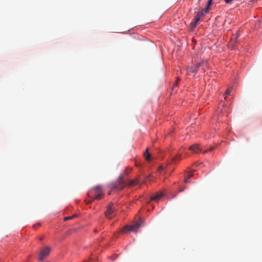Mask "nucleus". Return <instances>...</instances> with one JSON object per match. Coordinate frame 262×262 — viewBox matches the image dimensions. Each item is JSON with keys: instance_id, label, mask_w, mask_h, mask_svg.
Wrapping results in <instances>:
<instances>
[{"instance_id": "obj_1", "label": "nucleus", "mask_w": 262, "mask_h": 262, "mask_svg": "<svg viewBox=\"0 0 262 262\" xmlns=\"http://www.w3.org/2000/svg\"><path fill=\"white\" fill-rule=\"evenodd\" d=\"M125 185V182L123 179V177L120 176L116 183L111 184V188L115 190H120L123 189Z\"/></svg>"}, {"instance_id": "obj_2", "label": "nucleus", "mask_w": 262, "mask_h": 262, "mask_svg": "<svg viewBox=\"0 0 262 262\" xmlns=\"http://www.w3.org/2000/svg\"><path fill=\"white\" fill-rule=\"evenodd\" d=\"M204 10H201L196 13L194 18L190 23L191 29L195 28L201 18L204 15Z\"/></svg>"}, {"instance_id": "obj_3", "label": "nucleus", "mask_w": 262, "mask_h": 262, "mask_svg": "<svg viewBox=\"0 0 262 262\" xmlns=\"http://www.w3.org/2000/svg\"><path fill=\"white\" fill-rule=\"evenodd\" d=\"M140 227V224L139 222H137L136 224L132 225H126L124 226L122 232L123 233H126L128 231H134L136 232L138 229Z\"/></svg>"}, {"instance_id": "obj_4", "label": "nucleus", "mask_w": 262, "mask_h": 262, "mask_svg": "<svg viewBox=\"0 0 262 262\" xmlns=\"http://www.w3.org/2000/svg\"><path fill=\"white\" fill-rule=\"evenodd\" d=\"M50 251L51 249L49 247H46L42 248L39 252L38 260L40 261L42 260L45 257L49 255Z\"/></svg>"}, {"instance_id": "obj_5", "label": "nucleus", "mask_w": 262, "mask_h": 262, "mask_svg": "<svg viewBox=\"0 0 262 262\" xmlns=\"http://www.w3.org/2000/svg\"><path fill=\"white\" fill-rule=\"evenodd\" d=\"M93 190L95 192V197L92 198V201H94V200H100L103 195L100 186H96L94 187Z\"/></svg>"}, {"instance_id": "obj_6", "label": "nucleus", "mask_w": 262, "mask_h": 262, "mask_svg": "<svg viewBox=\"0 0 262 262\" xmlns=\"http://www.w3.org/2000/svg\"><path fill=\"white\" fill-rule=\"evenodd\" d=\"M201 67V63H198L196 64H195L194 66H191L187 68V71L189 73H192L193 74H195L199 70H198L199 68H200Z\"/></svg>"}, {"instance_id": "obj_7", "label": "nucleus", "mask_w": 262, "mask_h": 262, "mask_svg": "<svg viewBox=\"0 0 262 262\" xmlns=\"http://www.w3.org/2000/svg\"><path fill=\"white\" fill-rule=\"evenodd\" d=\"M114 211V205L113 204L110 205L107 209V210L105 212L104 214L106 217H107L108 219H111L112 217V213Z\"/></svg>"}, {"instance_id": "obj_8", "label": "nucleus", "mask_w": 262, "mask_h": 262, "mask_svg": "<svg viewBox=\"0 0 262 262\" xmlns=\"http://www.w3.org/2000/svg\"><path fill=\"white\" fill-rule=\"evenodd\" d=\"M164 194L162 192H159L151 196L150 200L155 201H158L163 196Z\"/></svg>"}, {"instance_id": "obj_9", "label": "nucleus", "mask_w": 262, "mask_h": 262, "mask_svg": "<svg viewBox=\"0 0 262 262\" xmlns=\"http://www.w3.org/2000/svg\"><path fill=\"white\" fill-rule=\"evenodd\" d=\"M189 149L195 153H198L201 151V149L198 144H194L189 146Z\"/></svg>"}, {"instance_id": "obj_10", "label": "nucleus", "mask_w": 262, "mask_h": 262, "mask_svg": "<svg viewBox=\"0 0 262 262\" xmlns=\"http://www.w3.org/2000/svg\"><path fill=\"white\" fill-rule=\"evenodd\" d=\"M199 63H201V67L198 69L199 71L198 72L200 73H203L205 72L206 68L207 67V63L203 61L200 62Z\"/></svg>"}, {"instance_id": "obj_11", "label": "nucleus", "mask_w": 262, "mask_h": 262, "mask_svg": "<svg viewBox=\"0 0 262 262\" xmlns=\"http://www.w3.org/2000/svg\"><path fill=\"white\" fill-rule=\"evenodd\" d=\"M140 183V180L139 179H136L135 180H129L128 182V184L129 185H136Z\"/></svg>"}, {"instance_id": "obj_12", "label": "nucleus", "mask_w": 262, "mask_h": 262, "mask_svg": "<svg viewBox=\"0 0 262 262\" xmlns=\"http://www.w3.org/2000/svg\"><path fill=\"white\" fill-rule=\"evenodd\" d=\"M144 156L146 160L149 161L150 160V155L148 151V149H146V151L144 154Z\"/></svg>"}, {"instance_id": "obj_13", "label": "nucleus", "mask_w": 262, "mask_h": 262, "mask_svg": "<svg viewBox=\"0 0 262 262\" xmlns=\"http://www.w3.org/2000/svg\"><path fill=\"white\" fill-rule=\"evenodd\" d=\"M181 154V152L180 151V152H179L178 155H174V156L171 155L172 160L173 161L179 160L180 159V156Z\"/></svg>"}, {"instance_id": "obj_14", "label": "nucleus", "mask_w": 262, "mask_h": 262, "mask_svg": "<svg viewBox=\"0 0 262 262\" xmlns=\"http://www.w3.org/2000/svg\"><path fill=\"white\" fill-rule=\"evenodd\" d=\"M212 0H208V3H207V5L205 9H203L204 12H205V13H207L208 12V9L209 8V7L211 5V4H212Z\"/></svg>"}, {"instance_id": "obj_15", "label": "nucleus", "mask_w": 262, "mask_h": 262, "mask_svg": "<svg viewBox=\"0 0 262 262\" xmlns=\"http://www.w3.org/2000/svg\"><path fill=\"white\" fill-rule=\"evenodd\" d=\"M193 174L191 172H189L187 174V175L185 176L184 179V181L185 183L189 182V179L192 176Z\"/></svg>"}, {"instance_id": "obj_16", "label": "nucleus", "mask_w": 262, "mask_h": 262, "mask_svg": "<svg viewBox=\"0 0 262 262\" xmlns=\"http://www.w3.org/2000/svg\"><path fill=\"white\" fill-rule=\"evenodd\" d=\"M76 216H77V215L74 214V215H73L72 216L65 217L64 218V221H68V220H72V219H74V217H75Z\"/></svg>"}, {"instance_id": "obj_17", "label": "nucleus", "mask_w": 262, "mask_h": 262, "mask_svg": "<svg viewBox=\"0 0 262 262\" xmlns=\"http://www.w3.org/2000/svg\"><path fill=\"white\" fill-rule=\"evenodd\" d=\"M231 89H228L227 90V91H226V93H225V95L226 96H225V98L224 99L226 100V98H227V95H230V93H231Z\"/></svg>"}, {"instance_id": "obj_18", "label": "nucleus", "mask_w": 262, "mask_h": 262, "mask_svg": "<svg viewBox=\"0 0 262 262\" xmlns=\"http://www.w3.org/2000/svg\"><path fill=\"white\" fill-rule=\"evenodd\" d=\"M233 0H225L226 3L229 4L231 3Z\"/></svg>"}, {"instance_id": "obj_19", "label": "nucleus", "mask_w": 262, "mask_h": 262, "mask_svg": "<svg viewBox=\"0 0 262 262\" xmlns=\"http://www.w3.org/2000/svg\"><path fill=\"white\" fill-rule=\"evenodd\" d=\"M237 37H236L235 38H234V37L231 38V41H233V40H235V41H236V39H237Z\"/></svg>"}, {"instance_id": "obj_20", "label": "nucleus", "mask_w": 262, "mask_h": 262, "mask_svg": "<svg viewBox=\"0 0 262 262\" xmlns=\"http://www.w3.org/2000/svg\"><path fill=\"white\" fill-rule=\"evenodd\" d=\"M212 150H213V147H211V148H210L209 149H208V151H209H209H211ZM207 151H208V150H207V151H204V152H207Z\"/></svg>"}, {"instance_id": "obj_21", "label": "nucleus", "mask_w": 262, "mask_h": 262, "mask_svg": "<svg viewBox=\"0 0 262 262\" xmlns=\"http://www.w3.org/2000/svg\"><path fill=\"white\" fill-rule=\"evenodd\" d=\"M88 196H89V197L91 198V192H88Z\"/></svg>"}, {"instance_id": "obj_22", "label": "nucleus", "mask_w": 262, "mask_h": 262, "mask_svg": "<svg viewBox=\"0 0 262 262\" xmlns=\"http://www.w3.org/2000/svg\"><path fill=\"white\" fill-rule=\"evenodd\" d=\"M177 85H178V84H177V82H176V83H174L173 84V86H177Z\"/></svg>"}, {"instance_id": "obj_23", "label": "nucleus", "mask_w": 262, "mask_h": 262, "mask_svg": "<svg viewBox=\"0 0 262 262\" xmlns=\"http://www.w3.org/2000/svg\"><path fill=\"white\" fill-rule=\"evenodd\" d=\"M150 177V176H149L148 177H147V178H146V180H149Z\"/></svg>"}, {"instance_id": "obj_24", "label": "nucleus", "mask_w": 262, "mask_h": 262, "mask_svg": "<svg viewBox=\"0 0 262 262\" xmlns=\"http://www.w3.org/2000/svg\"><path fill=\"white\" fill-rule=\"evenodd\" d=\"M184 190V189H180L179 190V191L180 192H181V191H183Z\"/></svg>"}, {"instance_id": "obj_25", "label": "nucleus", "mask_w": 262, "mask_h": 262, "mask_svg": "<svg viewBox=\"0 0 262 262\" xmlns=\"http://www.w3.org/2000/svg\"><path fill=\"white\" fill-rule=\"evenodd\" d=\"M91 202H92V201H89V202H88V204H89V203H91Z\"/></svg>"}, {"instance_id": "obj_26", "label": "nucleus", "mask_w": 262, "mask_h": 262, "mask_svg": "<svg viewBox=\"0 0 262 262\" xmlns=\"http://www.w3.org/2000/svg\"><path fill=\"white\" fill-rule=\"evenodd\" d=\"M37 225L40 226V223H38Z\"/></svg>"}, {"instance_id": "obj_27", "label": "nucleus", "mask_w": 262, "mask_h": 262, "mask_svg": "<svg viewBox=\"0 0 262 262\" xmlns=\"http://www.w3.org/2000/svg\"><path fill=\"white\" fill-rule=\"evenodd\" d=\"M162 166L160 167V169H162Z\"/></svg>"}, {"instance_id": "obj_28", "label": "nucleus", "mask_w": 262, "mask_h": 262, "mask_svg": "<svg viewBox=\"0 0 262 262\" xmlns=\"http://www.w3.org/2000/svg\"><path fill=\"white\" fill-rule=\"evenodd\" d=\"M36 225H33V227H35Z\"/></svg>"}]
</instances>
